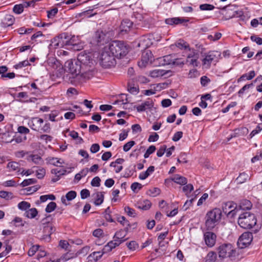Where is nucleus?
<instances>
[{"mask_svg": "<svg viewBox=\"0 0 262 262\" xmlns=\"http://www.w3.org/2000/svg\"><path fill=\"white\" fill-rule=\"evenodd\" d=\"M216 253L213 251L209 252L206 256V260L210 261H214L216 258Z\"/></svg>", "mask_w": 262, "mask_h": 262, "instance_id": "obj_47", "label": "nucleus"}, {"mask_svg": "<svg viewBox=\"0 0 262 262\" xmlns=\"http://www.w3.org/2000/svg\"><path fill=\"white\" fill-rule=\"evenodd\" d=\"M58 12V9L54 8L50 10L47 11V16L49 18H53Z\"/></svg>", "mask_w": 262, "mask_h": 262, "instance_id": "obj_61", "label": "nucleus"}, {"mask_svg": "<svg viewBox=\"0 0 262 262\" xmlns=\"http://www.w3.org/2000/svg\"><path fill=\"white\" fill-rule=\"evenodd\" d=\"M18 208L21 210L27 211L31 207V204L26 201H22L18 203Z\"/></svg>", "mask_w": 262, "mask_h": 262, "instance_id": "obj_39", "label": "nucleus"}, {"mask_svg": "<svg viewBox=\"0 0 262 262\" xmlns=\"http://www.w3.org/2000/svg\"><path fill=\"white\" fill-rule=\"evenodd\" d=\"M38 214V211L35 208L28 209L25 211V215L29 219L34 218Z\"/></svg>", "mask_w": 262, "mask_h": 262, "instance_id": "obj_30", "label": "nucleus"}, {"mask_svg": "<svg viewBox=\"0 0 262 262\" xmlns=\"http://www.w3.org/2000/svg\"><path fill=\"white\" fill-rule=\"evenodd\" d=\"M46 69L51 75L55 78L61 77L64 73V69L62 65L54 57L48 58Z\"/></svg>", "mask_w": 262, "mask_h": 262, "instance_id": "obj_5", "label": "nucleus"}, {"mask_svg": "<svg viewBox=\"0 0 262 262\" xmlns=\"http://www.w3.org/2000/svg\"><path fill=\"white\" fill-rule=\"evenodd\" d=\"M12 193L11 192L0 191V197L7 200H8L12 198Z\"/></svg>", "mask_w": 262, "mask_h": 262, "instance_id": "obj_58", "label": "nucleus"}, {"mask_svg": "<svg viewBox=\"0 0 262 262\" xmlns=\"http://www.w3.org/2000/svg\"><path fill=\"white\" fill-rule=\"evenodd\" d=\"M202 86H206L210 82V79L206 76H203L200 79Z\"/></svg>", "mask_w": 262, "mask_h": 262, "instance_id": "obj_59", "label": "nucleus"}, {"mask_svg": "<svg viewBox=\"0 0 262 262\" xmlns=\"http://www.w3.org/2000/svg\"><path fill=\"white\" fill-rule=\"evenodd\" d=\"M39 247L38 245H33L32 246L28 252V255L29 256H33L38 250Z\"/></svg>", "mask_w": 262, "mask_h": 262, "instance_id": "obj_55", "label": "nucleus"}, {"mask_svg": "<svg viewBox=\"0 0 262 262\" xmlns=\"http://www.w3.org/2000/svg\"><path fill=\"white\" fill-rule=\"evenodd\" d=\"M114 248L115 243H114L113 241H111L104 247L102 250V252H101V254H103L104 253L109 252Z\"/></svg>", "mask_w": 262, "mask_h": 262, "instance_id": "obj_35", "label": "nucleus"}, {"mask_svg": "<svg viewBox=\"0 0 262 262\" xmlns=\"http://www.w3.org/2000/svg\"><path fill=\"white\" fill-rule=\"evenodd\" d=\"M216 55L214 52H209L203 60V63L204 65H207L209 67L212 61L214 59Z\"/></svg>", "mask_w": 262, "mask_h": 262, "instance_id": "obj_22", "label": "nucleus"}, {"mask_svg": "<svg viewBox=\"0 0 262 262\" xmlns=\"http://www.w3.org/2000/svg\"><path fill=\"white\" fill-rule=\"evenodd\" d=\"M252 207V204L250 201L248 200H243L240 202L237 206V208L238 209V212L237 213L248 211L247 210H250Z\"/></svg>", "mask_w": 262, "mask_h": 262, "instance_id": "obj_17", "label": "nucleus"}, {"mask_svg": "<svg viewBox=\"0 0 262 262\" xmlns=\"http://www.w3.org/2000/svg\"><path fill=\"white\" fill-rule=\"evenodd\" d=\"M160 62L162 65H169L172 64L174 58L171 55H168L163 56L162 58H160Z\"/></svg>", "mask_w": 262, "mask_h": 262, "instance_id": "obj_28", "label": "nucleus"}, {"mask_svg": "<svg viewBox=\"0 0 262 262\" xmlns=\"http://www.w3.org/2000/svg\"><path fill=\"white\" fill-rule=\"evenodd\" d=\"M103 195L101 192H97L96 193V199L95 201L96 205H100L103 201Z\"/></svg>", "mask_w": 262, "mask_h": 262, "instance_id": "obj_43", "label": "nucleus"}, {"mask_svg": "<svg viewBox=\"0 0 262 262\" xmlns=\"http://www.w3.org/2000/svg\"><path fill=\"white\" fill-rule=\"evenodd\" d=\"M48 199L51 200H55V196L53 194L43 195L40 196V200L41 202H45Z\"/></svg>", "mask_w": 262, "mask_h": 262, "instance_id": "obj_52", "label": "nucleus"}, {"mask_svg": "<svg viewBox=\"0 0 262 262\" xmlns=\"http://www.w3.org/2000/svg\"><path fill=\"white\" fill-rule=\"evenodd\" d=\"M166 148L167 146L166 145H161L157 152V156L159 157H162L166 151Z\"/></svg>", "mask_w": 262, "mask_h": 262, "instance_id": "obj_60", "label": "nucleus"}, {"mask_svg": "<svg viewBox=\"0 0 262 262\" xmlns=\"http://www.w3.org/2000/svg\"><path fill=\"white\" fill-rule=\"evenodd\" d=\"M152 60V54L150 50H146L142 53L141 60L138 61V66L141 68H144Z\"/></svg>", "mask_w": 262, "mask_h": 262, "instance_id": "obj_12", "label": "nucleus"}, {"mask_svg": "<svg viewBox=\"0 0 262 262\" xmlns=\"http://www.w3.org/2000/svg\"><path fill=\"white\" fill-rule=\"evenodd\" d=\"M7 168L10 172L15 171L17 174H19L20 172V170L22 169L20 167V164L16 161H11L8 162L7 165Z\"/></svg>", "mask_w": 262, "mask_h": 262, "instance_id": "obj_18", "label": "nucleus"}, {"mask_svg": "<svg viewBox=\"0 0 262 262\" xmlns=\"http://www.w3.org/2000/svg\"><path fill=\"white\" fill-rule=\"evenodd\" d=\"M238 214L237 223L241 228L250 229L256 224L257 219L254 214L249 211L240 212Z\"/></svg>", "mask_w": 262, "mask_h": 262, "instance_id": "obj_3", "label": "nucleus"}, {"mask_svg": "<svg viewBox=\"0 0 262 262\" xmlns=\"http://www.w3.org/2000/svg\"><path fill=\"white\" fill-rule=\"evenodd\" d=\"M219 256L221 258H230L232 259L236 255V250L231 244H223L217 248Z\"/></svg>", "mask_w": 262, "mask_h": 262, "instance_id": "obj_9", "label": "nucleus"}, {"mask_svg": "<svg viewBox=\"0 0 262 262\" xmlns=\"http://www.w3.org/2000/svg\"><path fill=\"white\" fill-rule=\"evenodd\" d=\"M89 56L82 52L79 53L77 59L69 60L66 62L65 67L66 70L70 73L73 78L79 76L81 73V64H88L90 63Z\"/></svg>", "mask_w": 262, "mask_h": 262, "instance_id": "obj_2", "label": "nucleus"}, {"mask_svg": "<svg viewBox=\"0 0 262 262\" xmlns=\"http://www.w3.org/2000/svg\"><path fill=\"white\" fill-rule=\"evenodd\" d=\"M78 253H75L71 252H67V253L64 254L61 256V260L66 261L69 259L76 257Z\"/></svg>", "mask_w": 262, "mask_h": 262, "instance_id": "obj_37", "label": "nucleus"}, {"mask_svg": "<svg viewBox=\"0 0 262 262\" xmlns=\"http://www.w3.org/2000/svg\"><path fill=\"white\" fill-rule=\"evenodd\" d=\"M249 178V175L247 173L243 172L239 174L236 179V181L238 183L242 184L245 182Z\"/></svg>", "mask_w": 262, "mask_h": 262, "instance_id": "obj_34", "label": "nucleus"}, {"mask_svg": "<svg viewBox=\"0 0 262 262\" xmlns=\"http://www.w3.org/2000/svg\"><path fill=\"white\" fill-rule=\"evenodd\" d=\"M123 235L121 236V234H119V232L116 233V247L119 246L122 242L125 241L126 238H124L125 235H126V231L125 230H123L121 231Z\"/></svg>", "mask_w": 262, "mask_h": 262, "instance_id": "obj_31", "label": "nucleus"}, {"mask_svg": "<svg viewBox=\"0 0 262 262\" xmlns=\"http://www.w3.org/2000/svg\"><path fill=\"white\" fill-rule=\"evenodd\" d=\"M76 195H77V193L75 191H73V190L70 191L66 194L65 196H62L61 197V202L63 204L67 205L68 204L67 203V200L71 201V200H73L74 199H75L76 198Z\"/></svg>", "mask_w": 262, "mask_h": 262, "instance_id": "obj_24", "label": "nucleus"}, {"mask_svg": "<svg viewBox=\"0 0 262 262\" xmlns=\"http://www.w3.org/2000/svg\"><path fill=\"white\" fill-rule=\"evenodd\" d=\"M24 9V8L23 4H20L19 5H15L13 8V11L15 13L19 14L23 12Z\"/></svg>", "mask_w": 262, "mask_h": 262, "instance_id": "obj_42", "label": "nucleus"}, {"mask_svg": "<svg viewBox=\"0 0 262 262\" xmlns=\"http://www.w3.org/2000/svg\"><path fill=\"white\" fill-rule=\"evenodd\" d=\"M26 159L29 162H32L35 164L41 165L43 163V160L38 155L31 154L28 155Z\"/></svg>", "mask_w": 262, "mask_h": 262, "instance_id": "obj_20", "label": "nucleus"}, {"mask_svg": "<svg viewBox=\"0 0 262 262\" xmlns=\"http://www.w3.org/2000/svg\"><path fill=\"white\" fill-rule=\"evenodd\" d=\"M50 219V216H49L41 221V224L43 225V232L44 235L46 236H50L55 231V227L49 221Z\"/></svg>", "mask_w": 262, "mask_h": 262, "instance_id": "obj_11", "label": "nucleus"}, {"mask_svg": "<svg viewBox=\"0 0 262 262\" xmlns=\"http://www.w3.org/2000/svg\"><path fill=\"white\" fill-rule=\"evenodd\" d=\"M252 234L249 232H245L243 233L239 237L238 243L243 246H247L249 245L252 241Z\"/></svg>", "mask_w": 262, "mask_h": 262, "instance_id": "obj_15", "label": "nucleus"}, {"mask_svg": "<svg viewBox=\"0 0 262 262\" xmlns=\"http://www.w3.org/2000/svg\"><path fill=\"white\" fill-rule=\"evenodd\" d=\"M165 74L164 70L156 69L150 72L149 75L152 78L161 77Z\"/></svg>", "mask_w": 262, "mask_h": 262, "instance_id": "obj_32", "label": "nucleus"}, {"mask_svg": "<svg viewBox=\"0 0 262 262\" xmlns=\"http://www.w3.org/2000/svg\"><path fill=\"white\" fill-rule=\"evenodd\" d=\"M223 211L228 217H233L238 212L236 204L233 202H228L223 206Z\"/></svg>", "mask_w": 262, "mask_h": 262, "instance_id": "obj_10", "label": "nucleus"}, {"mask_svg": "<svg viewBox=\"0 0 262 262\" xmlns=\"http://www.w3.org/2000/svg\"><path fill=\"white\" fill-rule=\"evenodd\" d=\"M94 45L99 47L104 46L101 54V60L103 62L111 66L115 61L114 42V32L110 31L104 32L98 30L95 32L92 38Z\"/></svg>", "mask_w": 262, "mask_h": 262, "instance_id": "obj_1", "label": "nucleus"}, {"mask_svg": "<svg viewBox=\"0 0 262 262\" xmlns=\"http://www.w3.org/2000/svg\"><path fill=\"white\" fill-rule=\"evenodd\" d=\"M51 46L55 48H62L66 45H72L74 50H79L78 45L73 42L72 38L69 39V36L67 33H63L55 37L51 40Z\"/></svg>", "mask_w": 262, "mask_h": 262, "instance_id": "obj_6", "label": "nucleus"}, {"mask_svg": "<svg viewBox=\"0 0 262 262\" xmlns=\"http://www.w3.org/2000/svg\"><path fill=\"white\" fill-rule=\"evenodd\" d=\"M43 120L38 117L32 118L28 122L29 126L33 130L40 133H49L51 132V126L49 123H46L44 125Z\"/></svg>", "mask_w": 262, "mask_h": 262, "instance_id": "obj_8", "label": "nucleus"}, {"mask_svg": "<svg viewBox=\"0 0 262 262\" xmlns=\"http://www.w3.org/2000/svg\"><path fill=\"white\" fill-rule=\"evenodd\" d=\"M155 170V167L154 166H150L145 172H141L139 176L141 180H145Z\"/></svg>", "mask_w": 262, "mask_h": 262, "instance_id": "obj_29", "label": "nucleus"}, {"mask_svg": "<svg viewBox=\"0 0 262 262\" xmlns=\"http://www.w3.org/2000/svg\"><path fill=\"white\" fill-rule=\"evenodd\" d=\"M171 180L175 183L182 185H184L187 183V180L185 177L181 176L179 174L174 175L171 179Z\"/></svg>", "mask_w": 262, "mask_h": 262, "instance_id": "obj_26", "label": "nucleus"}, {"mask_svg": "<svg viewBox=\"0 0 262 262\" xmlns=\"http://www.w3.org/2000/svg\"><path fill=\"white\" fill-rule=\"evenodd\" d=\"M262 129V123L258 124L256 128L253 130L250 134V138H252Z\"/></svg>", "mask_w": 262, "mask_h": 262, "instance_id": "obj_62", "label": "nucleus"}, {"mask_svg": "<svg viewBox=\"0 0 262 262\" xmlns=\"http://www.w3.org/2000/svg\"><path fill=\"white\" fill-rule=\"evenodd\" d=\"M193 190V186L192 184H189L183 187V191L185 193L186 195L191 192Z\"/></svg>", "mask_w": 262, "mask_h": 262, "instance_id": "obj_53", "label": "nucleus"}, {"mask_svg": "<svg viewBox=\"0 0 262 262\" xmlns=\"http://www.w3.org/2000/svg\"><path fill=\"white\" fill-rule=\"evenodd\" d=\"M56 207V204L55 202H51L48 204L46 208V211L48 213L52 212Z\"/></svg>", "mask_w": 262, "mask_h": 262, "instance_id": "obj_50", "label": "nucleus"}, {"mask_svg": "<svg viewBox=\"0 0 262 262\" xmlns=\"http://www.w3.org/2000/svg\"><path fill=\"white\" fill-rule=\"evenodd\" d=\"M222 211L215 208L208 211L205 216V226L208 230H212L220 222L222 217Z\"/></svg>", "mask_w": 262, "mask_h": 262, "instance_id": "obj_4", "label": "nucleus"}, {"mask_svg": "<svg viewBox=\"0 0 262 262\" xmlns=\"http://www.w3.org/2000/svg\"><path fill=\"white\" fill-rule=\"evenodd\" d=\"M128 91L133 94L136 95L139 93V89L138 86H136L134 84L128 83L127 86Z\"/></svg>", "mask_w": 262, "mask_h": 262, "instance_id": "obj_36", "label": "nucleus"}, {"mask_svg": "<svg viewBox=\"0 0 262 262\" xmlns=\"http://www.w3.org/2000/svg\"><path fill=\"white\" fill-rule=\"evenodd\" d=\"M48 162L50 164L54 166H58V164H61L62 162H60V159H58L57 158H49Z\"/></svg>", "mask_w": 262, "mask_h": 262, "instance_id": "obj_48", "label": "nucleus"}, {"mask_svg": "<svg viewBox=\"0 0 262 262\" xmlns=\"http://www.w3.org/2000/svg\"><path fill=\"white\" fill-rule=\"evenodd\" d=\"M11 133L10 132H7L3 134L2 139L6 143H12L13 141H15L16 143H21L27 140V137L25 135H15L14 137L12 138L11 139H6V137L10 136Z\"/></svg>", "mask_w": 262, "mask_h": 262, "instance_id": "obj_13", "label": "nucleus"}, {"mask_svg": "<svg viewBox=\"0 0 262 262\" xmlns=\"http://www.w3.org/2000/svg\"><path fill=\"white\" fill-rule=\"evenodd\" d=\"M176 46L180 49L186 50L189 48L188 43L183 40H179L176 43Z\"/></svg>", "mask_w": 262, "mask_h": 262, "instance_id": "obj_38", "label": "nucleus"}, {"mask_svg": "<svg viewBox=\"0 0 262 262\" xmlns=\"http://www.w3.org/2000/svg\"><path fill=\"white\" fill-rule=\"evenodd\" d=\"M124 211L130 217H135L136 215L135 210L128 206L125 207Z\"/></svg>", "mask_w": 262, "mask_h": 262, "instance_id": "obj_49", "label": "nucleus"}, {"mask_svg": "<svg viewBox=\"0 0 262 262\" xmlns=\"http://www.w3.org/2000/svg\"><path fill=\"white\" fill-rule=\"evenodd\" d=\"M199 58H187L186 63L192 67H198Z\"/></svg>", "mask_w": 262, "mask_h": 262, "instance_id": "obj_40", "label": "nucleus"}, {"mask_svg": "<svg viewBox=\"0 0 262 262\" xmlns=\"http://www.w3.org/2000/svg\"><path fill=\"white\" fill-rule=\"evenodd\" d=\"M248 132V129L246 127H242L235 129L234 131V133L232 135V137L243 136L247 134Z\"/></svg>", "mask_w": 262, "mask_h": 262, "instance_id": "obj_33", "label": "nucleus"}, {"mask_svg": "<svg viewBox=\"0 0 262 262\" xmlns=\"http://www.w3.org/2000/svg\"><path fill=\"white\" fill-rule=\"evenodd\" d=\"M102 256L101 252H94L88 257L87 262H96Z\"/></svg>", "mask_w": 262, "mask_h": 262, "instance_id": "obj_27", "label": "nucleus"}, {"mask_svg": "<svg viewBox=\"0 0 262 262\" xmlns=\"http://www.w3.org/2000/svg\"><path fill=\"white\" fill-rule=\"evenodd\" d=\"M168 86V84L166 83H160L157 84L154 86L155 91H160L162 90L166 89Z\"/></svg>", "mask_w": 262, "mask_h": 262, "instance_id": "obj_54", "label": "nucleus"}, {"mask_svg": "<svg viewBox=\"0 0 262 262\" xmlns=\"http://www.w3.org/2000/svg\"><path fill=\"white\" fill-rule=\"evenodd\" d=\"M101 180L99 177H95L91 181V184L93 187H99L100 185Z\"/></svg>", "mask_w": 262, "mask_h": 262, "instance_id": "obj_63", "label": "nucleus"}, {"mask_svg": "<svg viewBox=\"0 0 262 262\" xmlns=\"http://www.w3.org/2000/svg\"><path fill=\"white\" fill-rule=\"evenodd\" d=\"M93 235L95 237L100 238L101 237H103L104 235V232L101 229L98 228L93 231Z\"/></svg>", "mask_w": 262, "mask_h": 262, "instance_id": "obj_64", "label": "nucleus"}, {"mask_svg": "<svg viewBox=\"0 0 262 262\" xmlns=\"http://www.w3.org/2000/svg\"><path fill=\"white\" fill-rule=\"evenodd\" d=\"M130 188L134 192H138L142 188V185L139 183L134 182L132 184Z\"/></svg>", "mask_w": 262, "mask_h": 262, "instance_id": "obj_46", "label": "nucleus"}, {"mask_svg": "<svg viewBox=\"0 0 262 262\" xmlns=\"http://www.w3.org/2000/svg\"><path fill=\"white\" fill-rule=\"evenodd\" d=\"M46 174V170L43 168H39L36 170V177L39 179H42Z\"/></svg>", "mask_w": 262, "mask_h": 262, "instance_id": "obj_56", "label": "nucleus"}, {"mask_svg": "<svg viewBox=\"0 0 262 262\" xmlns=\"http://www.w3.org/2000/svg\"><path fill=\"white\" fill-rule=\"evenodd\" d=\"M199 8L201 10L206 11V10H213L214 9L215 7L211 4H204L200 5Z\"/></svg>", "mask_w": 262, "mask_h": 262, "instance_id": "obj_41", "label": "nucleus"}, {"mask_svg": "<svg viewBox=\"0 0 262 262\" xmlns=\"http://www.w3.org/2000/svg\"><path fill=\"white\" fill-rule=\"evenodd\" d=\"M135 144V142L134 141H130L127 142L123 146V150L125 152L128 151Z\"/></svg>", "mask_w": 262, "mask_h": 262, "instance_id": "obj_57", "label": "nucleus"}, {"mask_svg": "<svg viewBox=\"0 0 262 262\" xmlns=\"http://www.w3.org/2000/svg\"><path fill=\"white\" fill-rule=\"evenodd\" d=\"M128 103L127 95L125 94H121L116 96V105L126 104Z\"/></svg>", "mask_w": 262, "mask_h": 262, "instance_id": "obj_25", "label": "nucleus"}, {"mask_svg": "<svg viewBox=\"0 0 262 262\" xmlns=\"http://www.w3.org/2000/svg\"><path fill=\"white\" fill-rule=\"evenodd\" d=\"M187 49L189 51V53L187 54V58H199V54L195 50L191 49L189 47Z\"/></svg>", "mask_w": 262, "mask_h": 262, "instance_id": "obj_44", "label": "nucleus"}, {"mask_svg": "<svg viewBox=\"0 0 262 262\" xmlns=\"http://www.w3.org/2000/svg\"><path fill=\"white\" fill-rule=\"evenodd\" d=\"M116 58L118 59H122L120 64L122 66L127 65L129 61V59L126 57L129 52L128 45L123 41L116 40Z\"/></svg>", "mask_w": 262, "mask_h": 262, "instance_id": "obj_7", "label": "nucleus"}, {"mask_svg": "<svg viewBox=\"0 0 262 262\" xmlns=\"http://www.w3.org/2000/svg\"><path fill=\"white\" fill-rule=\"evenodd\" d=\"M15 19L13 16L11 15H7L5 17V21H6V25L7 26H11L13 24Z\"/></svg>", "mask_w": 262, "mask_h": 262, "instance_id": "obj_45", "label": "nucleus"}, {"mask_svg": "<svg viewBox=\"0 0 262 262\" xmlns=\"http://www.w3.org/2000/svg\"><path fill=\"white\" fill-rule=\"evenodd\" d=\"M188 20L180 17L169 18L165 19V23L168 25H178L184 22H187Z\"/></svg>", "mask_w": 262, "mask_h": 262, "instance_id": "obj_23", "label": "nucleus"}, {"mask_svg": "<svg viewBox=\"0 0 262 262\" xmlns=\"http://www.w3.org/2000/svg\"><path fill=\"white\" fill-rule=\"evenodd\" d=\"M36 180L35 179H29L24 180L20 184L22 187H25L32 184H34L36 182Z\"/></svg>", "mask_w": 262, "mask_h": 262, "instance_id": "obj_51", "label": "nucleus"}, {"mask_svg": "<svg viewBox=\"0 0 262 262\" xmlns=\"http://www.w3.org/2000/svg\"><path fill=\"white\" fill-rule=\"evenodd\" d=\"M151 206V202L148 200L139 201L135 204V206L143 210H148Z\"/></svg>", "mask_w": 262, "mask_h": 262, "instance_id": "obj_19", "label": "nucleus"}, {"mask_svg": "<svg viewBox=\"0 0 262 262\" xmlns=\"http://www.w3.org/2000/svg\"><path fill=\"white\" fill-rule=\"evenodd\" d=\"M154 104L153 101L150 98H148L141 104L135 106L134 107L138 112H142L147 110L151 109L154 106Z\"/></svg>", "mask_w": 262, "mask_h": 262, "instance_id": "obj_16", "label": "nucleus"}, {"mask_svg": "<svg viewBox=\"0 0 262 262\" xmlns=\"http://www.w3.org/2000/svg\"><path fill=\"white\" fill-rule=\"evenodd\" d=\"M216 235L212 232L207 231L204 233V239L208 247H212L215 244Z\"/></svg>", "mask_w": 262, "mask_h": 262, "instance_id": "obj_14", "label": "nucleus"}, {"mask_svg": "<svg viewBox=\"0 0 262 262\" xmlns=\"http://www.w3.org/2000/svg\"><path fill=\"white\" fill-rule=\"evenodd\" d=\"M133 23L129 19H126L122 20L120 26V33L127 32L132 26Z\"/></svg>", "mask_w": 262, "mask_h": 262, "instance_id": "obj_21", "label": "nucleus"}]
</instances>
